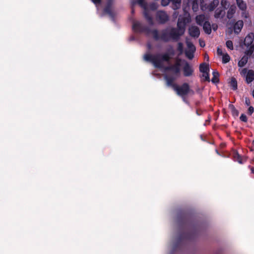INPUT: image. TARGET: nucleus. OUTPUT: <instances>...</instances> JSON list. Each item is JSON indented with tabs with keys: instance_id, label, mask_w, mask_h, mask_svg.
Returning <instances> with one entry per match:
<instances>
[{
	"instance_id": "0eeeda50",
	"label": "nucleus",
	"mask_w": 254,
	"mask_h": 254,
	"mask_svg": "<svg viewBox=\"0 0 254 254\" xmlns=\"http://www.w3.org/2000/svg\"><path fill=\"white\" fill-rule=\"evenodd\" d=\"M178 222L179 226L184 228L185 229L188 228L190 224L189 216L186 214H182L178 216Z\"/></svg>"
},
{
	"instance_id": "9b49d317",
	"label": "nucleus",
	"mask_w": 254,
	"mask_h": 254,
	"mask_svg": "<svg viewBox=\"0 0 254 254\" xmlns=\"http://www.w3.org/2000/svg\"><path fill=\"white\" fill-rule=\"evenodd\" d=\"M254 39V34L253 33L249 34L245 38L244 44L247 47L252 46Z\"/></svg>"
},
{
	"instance_id": "1a4fd4ad",
	"label": "nucleus",
	"mask_w": 254,
	"mask_h": 254,
	"mask_svg": "<svg viewBox=\"0 0 254 254\" xmlns=\"http://www.w3.org/2000/svg\"><path fill=\"white\" fill-rule=\"evenodd\" d=\"M183 75L185 77H189L192 75L193 73V68L188 62H185L183 67Z\"/></svg>"
},
{
	"instance_id": "5701e85b",
	"label": "nucleus",
	"mask_w": 254,
	"mask_h": 254,
	"mask_svg": "<svg viewBox=\"0 0 254 254\" xmlns=\"http://www.w3.org/2000/svg\"><path fill=\"white\" fill-rule=\"evenodd\" d=\"M248 61V57L246 56H244L238 62V65L240 67L244 66L247 63Z\"/></svg>"
},
{
	"instance_id": "864d4df0",
	"label": "nucleus",
	"mask_w": 254,
	"mask_h": 254,
	"mask_svg": "<svg viewBox=\"0 0 254 254\" xmlns=\"http://www.w3.org/2000/svg\"><path fill=\"white\" fill-rule=\"evenodd\" d=\"M212 28H213V29L214 30V31H216L217 29V28H218V26L217 25H214L213 24L212 25Z\"/></svg>"
},
{
	"instance_id": "2f4dec72",
	"label": "nucleus",
	"mask_w": 254,
	"mask_h": 254,
	"mask_svg": "<svg viewBox=\"0 0 254 254\" xmlns=\"http://www.w3.org/2000/svg\"><path fill=\"white\" fill-rule=\"evenodd\" d=\"M177 50L179 52L180 54H182L183 53L184 46L183 44L181 42H179L178 44Z\"/></svg>"
},
{
	"instance_id": "f8f14e48",
	"label": "nucleus",
	"mask_w": 254,
	"mask_h": 254,
	"mask_svg": "<svg viewBox=\"0 0 254 254\" xmlns=\"http://www.w3.org/2000/svg\"><path fill=\"white\" fill-rule=\"evenodd\" d=\"M243 26L244 22L243 20H239L237 21L234 25V31L235 33L239 34L241 32Z\"/></svg>"
},
{
	"instance_id": "6ab92c4d",
	"label": "nucleus",
	"mask_w": 254,
	"mask_h": 254,
	"mask_svg": "<svg viewBox=\"0 0 254 254\" xmlns=\"http://www.w3.org/2000/svg\"><path fill=\"white\" fill-rule=\"evenodd\" d=\"M236 6L234 5H231L227 12V16L228 18L231 19L236 12Z\"/></svg>"
},
{
	"instance_id": "20e7f679",
	"label": "nucleus",
	"mask_w": 254,
	"mask_h": 254,
	"mask_svg": "<svg viewBox=\"0 0 254 254\" xmlns=\"http://www.w3.org/2000/svg\"><path fill=\"white\" fill-rule=\"evenodd\" d=\"M170 29H165L161 31L160 35H159L158 31L157 29H154L151 31L153 38L157 41L161 40L164 42H168L170 40H172L170 34Z\"/></svg>"
},
{
	"instance_id": "4d7b16f0",
	"label": "nucleus",
	"mask_w": 254,
	"mask_h": 254,
	"mask_svg": "<svg viewBox=\"0 0 254 254\" xmlns=\"http://www.w3.org/2000/svg\"><path fill=\"white\" fill-rule=\"evenodd\" d=\"M252 94H253V97H254V90H253V91Z\"/></svg>"
},
{
	"instance_id": "39448f33",
	"label": "nucleus",
	"mask_w": 254,
	"mask_h": 254,
	"mask_svg": "<svg viewBox=\"0 0 254 254\" xmlns=\"http://www.w3.org/2000/svg\"><path fill=\"white\" fill-rule=\"evenodd\" d=\"M194 237V234L190 232L186 231L181 233L178 238L177 242L174 246V250H177L178 248L182 246L184 241L192 240Z\"/></svg>"
},
{
	"instance_id": "cd10ccee",
	"label": "nucleus",
	"mask_w": 254,
	"mask_h": 254,
	"mask_svg": "<svg viewBox=\"0 0 254 254\" xmlns=\"http://www.w3.org/2000/svg\"><path fill=\"white\" fill-rule=\"evenodd\" d=\"M178 20L181 21L183 24H184L186 26V24L189 23L190 21V19L189 16L187 17H179Z\"/></svg>"
},
{
	"instance_id": "052dcab7",
	"label": "nucleus",
	"mask_w": 254,
	"mask_h": 254,
	"mask_svg": "<svg viewBox=\"0 0 254 254\" xmlns=\"http://www.w3.org/2000/svg\"><path fill=\"white\" fill-rule=\"evenodd\" d=\"M131 12H132V13H133L134 12V10L133 9H132Z\"/></svg>"
},
{
	"instance_id": "e2e57ef3",
	"label": "nucleus",
	"mask_w": 254,
	"mask_h": 254,
	"mask_svg": "<svg viewBox=\"0 0 254 254\" xmlns=\"http://www.w3.org/2000/svg\"><path fill=\"white\" fill-rule=\"evenodd\" d=\"M207 58H208V55H207V56H205V58H207Z\"/></svg>"
},
{
	"instance_id": "c9c22d12",
	"label": "nucleus",
	"mask_w": 254,
	"mask_h": 254,
	"mask_svg": "<svg viewBox=\"0 0 254 254\" xmlns=\"http://www.w3.org/2000/svg\"><path fill=\"white\" fill-rule=\"evenodd\" d=\"M149 8L152 10H155L158 8V5L155 2L151 3L149 5Z\"/></svg>"
},
{
	"instance_id": "ddd939ff",
	"label": "nucleus",
	"mask_w": 254,
	"mask_h": 254,
	"mask_svg": "<svg viewBox=\"0 0 254 254\" xmlns=\"http://www.w3.org/2000/svg\"><path fill=\"white\" fill-rule=\"evenodd\" d=\"M233 158L234 161L238 162L240 164H243L244 162L246 161L245 159L244 161L242 157L238 153L237 150H234L233 152Z\"/></svg>"
},
{
	"instance_id": "de8ad7c7",
	"label": "nucleus",
	"mask_w": 254,
	"mask_h": 254,
	"mask_svg": "<svg viewBox=\"0 0 254 254\" xmlns=\"http://www.w3.org/2000/svg\"><path fill=\"white\" fill-rule=\"evenodd\" d=\"M197 8H198L197 4V3H196V6H195L194 3H193V5H192V9H193L194 11H196V10H197Z\"/></svg>"
},
{
	"instance_id": "79ce46f5",
	"label": "nucleus",
	"mask_w": 254,
	"mask_h": 254,
	"mask_svg": "<svg viewBox=\"0 0 254 254\" xmlns=\"http://www.w3.org/2000/svg\"><path fill=\"white\" fill-rule=\"evenodd\" d=\"M203 76L204 77L205 81H210V78H209V75L208 72H205V73H204Z\"/></svg>"
},
{
	"instance_id": "49530a36",
	"label": "nucleus",
	"mask_w": 254,
	"mask_h": 254,
	"mask_svg": "<svg viewBox=\"0 0 254 254\" xmlns=\"http://www.w3.org/2000/svg\"><path fill=\"white\" fill-rule=\"evenodd\" d=\"M248 70H247V68H243L242 70V71L241 72V74H243V75H245L246 74H247V72H248Z\"/></svg>"
},
{
	"instance_id": "7c9ffc66",
	"label": "nucleus",
	"mask_w": 254,
	"mask_h": 254,
	"mask_svg": "<svg viewBox=\"0 0 254 254\" xmlns=\"http://www.w3.org/2000/svg\"><path fill=\"white\" fill-rule=\"evenodd\" d=\"M222 56V63L223 64H226L230 61V57L228 54L226 53Z\"/></svg>"
},
{
	"instance_id": "8fccbe9b",
	"label": "nucleus",
	"mask_w": 254,
	"mask_h": 254,
	"mask_svg": "<svg viewBox=\"0 0 254 254\" xmlns=\"http://www.w3.org/2000/svg\"><path fill=\"white\" fill-rule=\"evenodd\" d=\"M137 2L140 5H143L144 4V0H137Z\"/></svg>"
},
{
	"instance_id": "e433bc0d",
	"label": "nucleus",
	"mask_w": 254,
	"mask_h": 254,
	"mask_svg": "<svg viewBox=\"0 0 254 254\" xmlns=\"http://www.w3.org/2000/svg\"><path fill=\"white\" fill-rule=\"evenodd\" d=\"M240 119L241 121L245 122V123H246L248 121V118H247L246 115L244 114H242L241 115V116L240 117Z\"/></svg>"
},
{
	"instance_id": "5fc2aeb1",
	"label": "nucleus",
	"mask_w": 254,
	"mask_h": 254,
	"mask_svg": "<svg viewBox=\"0 0 254 254\" xmlns=\"http://www.w3.org/2000/svg\"><path fill=\"white\" fill-rule=\"evenodd\" d=\"M200 46L201 47H203L205 46V43L204 42H200Z\"/></svg>"
},
{
	"instance_id": "6e6d98bb",
	"label": "nucleus",
	"mask_w": 254,
	"mask_h": 254,
	"mask_svg": "<svg viewBox=\"0 0 254 254\" xmlns=\"http://www.w3.org/2000/svg\"><path fill=\"white\" fill-rule=\"evenodd\" d=\"M215 151H216V153H217V154L220 155V153H219V152H218V150H217V149H216V150H215Z\"/></svg>"
},
{
	"instance_id": "c85d7f7f",
	"label": "nucleus",
	"mask_w": 254,
	"mask_h": 254,
	"mask_svg": "<svg viewBox=\"0 0 254 254\" xmlns=\"http://www.w3.org/2000/svg\"><path fill=\"white\" fill-rule=\"evenodd\" d=\"M194 53L192 51L187 50L185 52L186 56L190 60H192L194 57Z\"/></svg>"
},
{
	"instance_id": "a19ab883",
	"label": "nucleus",
	"mask_w": 254,
	"mask_h": 254,
	"mask_svg": "<svg viewBox=\"0 0 254 254\" xmlns=\"http://www.w3.org/2000/svg\"><path fill=\"white\" fill-rule=\"evenodd\" d=\"M170 2V0H161V5L163 6H167Z\"/></svg>"
},
{
	"instance_id": "f257e3e1",
	"label": "nucleus",
	"mask_w": 254,
	"mask_h": 254,
	"mask_svg": "<svg viewBox=\"0 0 254 254\" xmlns=\"http://www.w3.org/2000/svg\"><path fill=\"white\" fill-rule=\"evenodd\" d=\"M181 62V59H177L174 64L164 67L165 71H171L172 72L171 75H165L164 79L166 81L167 86L173 87L176 94L182 98L183 101L185 103L189 104L186 96L189 94L193 95L194 94V91L190 89L188 83H183L181 85H178L174 83V81L180 74Z\"/></svg>"
},
{
	"instance_id": "680f3d73",
	"label": "nucleus",
	"mask_w": 254,
	"mask_h": 254,
	"mask_svg": "<svg viewBox=\"0 0 254 254\" xmlns=\"http://www.w3.org/2000/svg\"><path fill=\"white\" fill-rule=\"evenodd\" d=\"M207 58H208V55H207V56H205V58H207Z\"/></svg>"
},
{
	"instance_id": "393cba45",
	"label": "nucleus",
	"mask_w": 254,
	"mask_h": 254,
	"mask_svg": "<svg viewBox=\"0 0 254 254\" xmlns=\"http://www.w3.org/2000/svg\"><path fill=\"white\" fill-rule=\"evenodd\" d=\"M230 86L233 90L237 89V81L235 77H232L229 82Z\"/></svg>"
},
{
	"instance_id": "13d9d810",
	"label": "nucleus",
	"mask_w": 254,
	"mask_h": 254,
	"mask_svg": "<svg viewBox=\"0 0 254 254\" xmlns=\"http://www.w3.org/2000/svg\"><path fill=\"white\" fill-rule=\"evenodd\" d=\"M130 40H133L134 39V38L133 37H130Z\"/></svg>"
},
{
	"instance_id": "423d86ee",
	"label": "nucleus",
	"mask_w": 254,
	"mask_h": 254,
	"mask_svg": "<svg viewBox=\"0 0 254 254\" xmlns=\"http://www.w3.org/2000/svg\"><path fill=\"white\" fill-rule=\"evenodd\" d=\"M156 19L159 23L164 24L169 20L168 14L163 10H158L156 14Z\"/></svg>"
},
{
	"instance_id": "412c9836",
	"label": "nucleus",
	"mask_w": 254,
	"mask_h": 254,
	"mask_svg": "<svg viewBox=\"0 0 254 254\" xmlns=\"http://www.w3.org/2000/svg\"><path fill=\"white\" fill-rule=\"evenodd\" d=\"M199 70L201 72L205 73V72H209V68L208 64L203 63L199 65Z\"/></svg>"
},
{
	"instance_id": "a18cd8bd",
	"label": "nucleus",
	"mask_w": 254,
	"mask_h": 254,
	"mask_svg": "<svg viewBox=\"0 0 254 254\" xmlns=\"http://www.w3.org/2000/svg\"><path fill=\"white\" fill-rule=\"evenodd\" d=\"M91 1L96 5L100 4L101 3L102 0H91Z\"/></svg>"
},
{
	"instance_id": "a878e982",
	"label": "nucleus",
	"mask_w": 254,
	"mask_h": 254,
	"mask_svg": "<svg viewBox=\"0 0 254 254\" xmlns=\"http://www.w3.org/2000/svg\"><path fill=\"white\" fill-rule=\"evenodd\" d=\"M144 15L146 19L148 21L149 24H153V19L152 16L149 13L148 11L147 10H145L144 12Z\"/></svg>"
},
{
	"instance_id": "c756f323",
	"label": "nucleus",
	"mask_w": 254,
	"mask_h": 254,
	"mask_svg": "<svg viewBox=\"0 0 254 254\" xmlns=\"http://www.w3.org/2000/svg\"><path fill=\"white\" fill-rule=\"evenodd\" d=\"M187 45L189 49L188 50L192 51V52H195L196 49L192 43L190 42H187Z\"/></svg>"
},
{
	"instance_id": "ea45409f",
	"label": "nucleus",
	"mask_w": 254,
	"mask_h": 254,
	"mask_svg": "<svg viewBox=\"0 0 254 254\" xmlns=\"http://www.w3.org/2000/svg\"><path fill=\"white\" fill-rule=\"evenodd\" d=\"M232 112L233 115L238 116L239 111L233 106Z\"/></svg>"
},
{
	"instance_id": "3c124183",
	"label": "nucleus",
	"mask_w": 254,
	"mask_h": 254,
	"mask_svg": "<svg viewBox=\"0 0 254 254\" xmlns=\"http://www.w3.org/2000/svg\"><path fill=\"white\" fill-rule=\"evenodd\" d=\"M202 111H201V110H197L196 111V114L198 116H200V115H202Z\"/></svg>"
},
{
	"instance_id": "bf43d9fd",
	"label": "nucleus",
	"mask_w": 254,
	"mask_h": 254,
	"mask_svg": "<svg viewBox=\"0 0 254 254\" xmlns=\"http://www.w3.org/2000/svg\"><path fill=\"white\" fill-rule=\"evenodd\" d=\"M253 145L254 146V140H253Z\"/></svg>"
},
{
	"instance_id": "aec40b11",
	"label": "nucleus",
	"mask_w": 254,
	"mask_h": 254,
	"mask_svg": "<svg viewBox=\"0 0 254 254\" xmlns=\"http://www.w3.org/2000/svg\"><path fill=\"white\" fill-rule=\"evenodd\" d=\"M172 3V7L173 9L176 10L180 8L181 0H170Z\"/></svg>"
},
{
	"instance_id": "c03bdc74",
	"label": "nucleus",
	"mask_w": 254,
	"mask_h": 254,
	"mask_svg": "<svg viewBox=\"0 0 254 254\" xmlns=\"http://www.w3.org/2000/svg\"><path fill=\"white\" fill-rule=\"evenodd\" d=\"M217 54L220 56L223 55L222 50L221 48H218L217 49Z\"/></svg>"
},
{
	"instance_id": "a211bd4d",
	"label": "nucleus",
	"mask_w": 254,
	"mask_h": 254,
	"mask_svg": "<svg viewBox=\"0 0 254 254\" xmlns=\"http://www.w3.org/2000/svg\"><path fill=\"white\" fill-rule=\"evenodd\" d=\"M219 3V0H213L207 6V9L209 11H212L218 5Z\"/></svg>"
},
{
	"instance_id": "7ed1b4c3",
	"label": "nucleus",
	"mask_w": 254,
	"mask_h": 254,
	"mask_svg": "<svg viewBox=\"0 0 254 254\" xmlns=\"http://www.w3.org/2000/svg\"><path fill=\"white\" fill-rule=\"evenodd\" d=\"M186 29V25L180 21L178 20L177 28L172 27L170 29V36L172 41L177 42L179 41L180 37L184 34Z\"/></svg>"
},
{
	"instance_id": "dca6fc26",
	"label": "nucleus",
	"mask_w": 254,
	"mask_h": 254,
	"mask_svg": "<svg viewBox=\"0 0 254 254\" xmlns=\"http://www.w3.org/2000/svg\"><path fill=\"white\" fill-rule=\"evenodd\" d=\"M202 26L206 34H210L211 33V26L210 23L208 21H205Z\"/></svg>"
},
{
	"instance_id": "bb28decb",
	"label": "nucleus",
	"mask_w": 254,
	"mask_h": 254,
	"mask_svg": "<svg viewBox=\"0 0 254 254\" xmlns=\"http://www.w3.org/2000/svg\"><path fill=\"white\" fill-rule=\"evenodd\" d=\"M219 73L218 72H213V77L211 79V81L213 83H216L219 82Z\"/></svg>"
},
{
	"instance_id": "4468645a",
	"label": "nucleus",
	"mask_w": 254,
	"mask_h": 254,
	"mask_svg": "<svg viewBox=\"0 0 254 254\" xmlns=\"http://www.w3.org/2000/svg\"><path fill=\"white\" fill-rule=\"evenodd\" d=\"M132 29L135 32H142L145 30L144 27L138 22H134L133 24Z\"/></svg>"
},
{
	"instance_id": "4c0bfd02",
	"label": "nucleus",
	"mask_w": 254,
	"mask_h": 254,
	"mask_svg": "<svg viewBox=\"0 0 254 254\" xmlns=\"http://www.w3.org/2000/svg\"><path fill=\"white\" fill-rule=\"evenodd\" d=\"M249 16V13L245 10V11H242V17L244 18H247Z\"/></svg>"
},
{
	"instance_id": "9d476101",
	"label": "nucleus",
	"mask_w": 254,
	"mask_h": 254,
	"mask_svg": "<svg viewBox=\"0 0 254 254\" xmlns=\"http://www.w3.org/2000/svg\"><path fill=\"white\" fill-rule=\"evenodd\" d=\"M190 35L193 38H198L200 35V31L196 26H191L189 29Z\"/></svg>"
},
{
	"instance_id": "603ef678",
	"label": "nucleus",
	"mask_w": 254,
	"mask_h": 254,
	"mask_svg": "<svg viewBox=\"0 0 254 254\" xmlns=\"http://www.w3.org/2000/svg\"><path fill=\"white\" fill-rule=\"evenodd\" d=\"M249 168L250 169L251 171V172L252 173L254 174V167H252L250 165H249L248 166Z\"/></svg>"
},
{
	"instance_id": "4be33fe9",
	"label": "nucleus",
	"mask_w": 254,
	"mask_h": 254,
	"mask_svg": "<svg viewBox=\"0 0 254 254\" xmlns=\"http://www.w3.org/2000/svg\"><path fill=\"white\" fill-rule=\"evenodd\" d=\"M224 13L225 12L223 8H218L215 11L214 17L216 18L222 17Z\"/></svg>"
},
{
	"instance_id": "f03ea898",
	"label": "nucleus",
	"mask_w": 254,
	"mask_h": 254,
	"mask_svg": "<svg viewBox=\"0 0 254 254\" xmlns=\"http://www.w3.org/2000/svg\"><path fill=\"white\" fill-rule=\"evenodd\" d=\"M174 50L172 47L171 46L170 48L168 49L167 53L163 54H157L156 55L146 54L144 56V59L146 61L152 63L155 67L157 68H162V63L163 62H170L171 59V56H174Z\"/></svg>"
},
{
	"instance_id": "473e14b6",
	"label": "nucleus",
	"mask_w": 254,
	"mask_h": 254,
	"mask_svg": "<svg viewBox=\"0 0 254 254\" xmlns=\"http://www.w3.org/2000/svg\"><path fill=\"white\" fill-rule=\"evenodd\" d=\"M226 46L229 49L232 50L234 49L233 43L232 41L228 40L226 42Z\"/></svg>"
},
{
	"instance_id": "72a5a7b5",
	"label": "nucleus",
	"mask_w": 254,
	"mask_h": 254,
	"mask_svg": "<svg viewBox=\"0 0 254 254\" xmlns=\"http://www.w3.org/2000/svg\"><path fill=\"white\" fill-rule=\"evenodd\" d=\"M249 49L246 52V54L248 55H251L254 51V45L249 46Z\"/></svg>"
},
{
	"instance_id": "09e8293b",
	"label": "nucleus",
	"mask_w": 254,
	"mask_h": 254,
	"mask_svg": "<svg viewBox=\"0 0 254 254\" xmlns=\"http://www.w3.org/2000/svg\"><path fill=\"white\" fill-rule=\"evenodd\" d=\"M211 118L210 117H208V119L205 121V123L204 124V126H206L207 124H209L210 122Z\"/></svg>"
},
{
	"instance_id": "f3484780",
	"label": "nucleus",
	"mask_w": 254,
	"mask_h": 254,
	"mask_svg": "<svg viewBox=\"0 0 254 254\" xmlns=\"http://www.w3.org/2000/svg\"><path fill=\"white\" fill-rule=\"evenodd\" d=\"M195 20L196 23L200 26H202L204 22L206 21V17L204 14L197 15Z\"/></svg>"
},
{
	"instance_id": "2eb2a0df",
	"label": "nucleus",
	"mask_w": 254,
	"mask_h": 254,
	"mask_svg": "<svg viewBox=\"0 0 254 254\" xmlns=\"http://www.w3.org/2000/svg\"><path fill=\"white\" fill-rule=\"evenodd\" d=\"M254 80V71L253 70H249L246 76V81L248 84H250Z\"/></svg>"
},
{
	"instance_id": "6e6552de",
	"label": "nucleus",
	"mask_w": 254,
	"mask_h": 254,
	"mask_svg": "<svg viewBox=\"0 0 254 254\" xmlns=\"http://www.w3.org/2000/svg\"><path fill=\"white\" fill-rule=\"evenodd\" d=\"M112 0H108L107 4L104 8V12L108 14L112 20H115V13L112 9Z\"/></svg>"
},
{
	"instance_id": "37998d69",
	"label": "nucleus",
	"mask_w": 254,
	"mask_h": 254,
	"mask_svg": "<svg viewBox=\"0 0 254 254\" xmlns=\"http://www.w3.org/2000/svg\"><path fill=\"white\" fill-rule=\"evenodd\" d=\"M245 104L247 106H250L251 104V101L249 98L246 97L245 99Z\"/></svg>"
},
{
	"instance_id": "b1692460",
	"label": "nucleus",
	"mask_w": 254,
	"mask_h": 254,
	"mask_svg": "<svg viewBox=\"0 0 254 254\" xmlns=\"http://www.w3.org/2000/svg\"><path fill=\"white\" fill-rule=\"evenodd\" d=\"M236 2L239 8L242 11L247 10V4L243 0L236 1Z\"/></svg>"
},
{
	"instance_id": "58836bf2",
	"label": "nucleus",
	"mask_w": 254,
	"mask_h": 254,
	"mask_svg": "<svg viewBox=\"0 0 254 254\" xmlns=\"http://www.w3.org/2000/svg\"><path fill=\"white\" fill-rule=\"evenodd\" d=\"M254 112V108L252 106H250L248 110V114L251 116Z\"/></svg>"
},
{
	"instance_id": "f704fd0d",
	"label": "nucleus",
	"mask_w": 254,
	"mask_h": 254,
	"mask_svg": "<svg viewBox=\"0 0 254 254\" xmlns=\"http://www.w3.org/2000/svg\"><path fill=\"white\" fill-rule=\"evenodd\" d=\"M249 49L246 52V54L248 55H251L254 51V45L249 46Z\"/></svg>"
}]
</instances>
